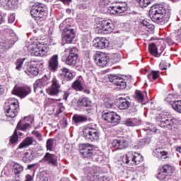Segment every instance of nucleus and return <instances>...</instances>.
<instances>
[{
    "label": "nucleus",
    "mask_w": 181,
    "mask_h": 181,
    "mask_svg": "<svg viewBox=\"0 0 181 181\" xmlns=\"http://www.w3.org/2000/svg\"><path fill=\"white\" fill-rule=\"evenodd\" d=\"M149 16L156 23L165 25L170 19V9L166 8L163 5H153L149 11Z\"/></svg>",
    "instance_id": "nucleus-1"
},
{
    "label": "nucleus",
    "mask_w": 181,
    "mask_h": 181,
    "mask_svg": "<svg viewBox=\"0 0 181 181\" xmlns=\"http://www.w3.org/2000/svg\"><path fill=\"white\" fill-rule=\"evenodd\" d=\"M27 50L31 52L32 56L37 57H45L47 56V52H49V47L42 43H33L25 47Z\"/></svg>",
    "instance_id": "nucleus-2"
},
{
    "label": "nucleus",
    "mask_w": 181,
    "mask_h": 181,
    "mask_svg": "<svg viewBox=\"0 0 181 181\" xmlns=\"http://www.w3.org/2000/svg\"><path fill=\"white\" fill-rule=\"evenodd\" d=\"M30 15L33 18H35L37 23L39 21H45L47 16V11L43 4H35L32 6L30 10Z\"/></svg>",
    "instance_id": "nucleus-3"
},
{
    "label": "nucleus",
    "mask_w": 181,
    "mask_h": 181,
    "mask_svg": "<svg viewBox=\"0 0 181 181\" xmlns=\"http://www.w3.org/2000/svg\"><path fill=\"white\" fill-rule=\"evenodd\" d=\"M114 28L115 26L112 21L110 20L102 21L101 23L95 28V32L98 35H108V33H111L112 30H114Z\"/></svg>",
    "instance_id": "nucleus-4"
},
{
    "label": "nucleus",
    "mask_w": 181,
    "mask_h": 181,
    "mask_svg": "<svg viewBox=\"0 0 181 181\" xmlns=\"http://www.w3.org/2000/svg\"><path fill=\"white\" fill-rule=\"evenodd\" d=\"M83 138L88 142L98 141L100 139V131L90 126L86 127L83 130Z\"/></svg>",
    "instance_id": "nucleus-5"
},
{
    "label": "nucleus",
    "mask_w": 181,
    "mask_h": 181,
    "mask_svg": "<svg viewBox=\"0 0 181 181\" xmlns=\"http://www.w3.org/2000/svg\"><path fill=\"white\" fill-rule=\"evenodd\" d=\"M19 110V102L16 100L5 106L4 112L6 116L8 118H15L18 115V111Z\"/></svg>",
    "instance_id": "nucleus-6"
},
{
    "label": "nucleus",
    "mask_w": 181,
    "mask_h": 181,
    "mask_svg": "<svg viewBox=\"0 0 181 181\" xmlns=\"http://www.w3.org/2000/svg\"><path fill=\"white\" fill-rule=\"evenodd\" d=\"M173 172H175V167L169 164L165 165L158 173L157 177L160 180H165V178L168 177V176H172Z\"/></svg>",
    "instance_id": "nucleus-7"
},
{
    "label": "nucleus",
    "mask_w": 181,
    "mask_h": 181,
    "mask_svg": "<svg viewBox=\"0 0 181 181\" xmlns=\"http://www.w3.org/2000/svg\"><path fill=\"white\" fill-rule=\"evenodd\" d=\"M102 118L107 122L115 124V125H118V123L121 121V116L112 111L103 113Z\"/></svg>",
    "instance_id": "nucleus-8"
},
{
    "label": "nucleus",
    "mask_w": 181,
    "mask_h": 181,
    "mask_svg": "<svg viewBox=\"0 0 181 181\" xmlns=\"http://www.w3.org/2000/svg\"><path fill=\"white\" fill-rule=\"evenodd\" d=\"M76 37V30L71 27V25L65 28L62 33V40L66 43H71Z\"/></svg>",
    "instance_id": "nucleus-9"
},
{
    "label": "nucleus",
    "mask_w": 181,
    "mask_h": 181,
    "mask_svg": "<svg viewBox=\"0 0 181 181\" xmlns=\"http://www.w3.org/2000/svg\"><path fill=\"white\" fill-rule=\"evenodd\" d=\"M108 79L110 83H113L119 90L127 88V80L117 75L110 74L108 76Z\"/></svg>",
    "instance_id": "nucleus-10"
},
{
    "label": "nucleus",
    "mask_w": 181,
    "mask_h": 181,
    "mask_svg": "<svg viewBox=\"0 0 181 181\" xmlns=\"http://www.w3.org/2000/svg\"><path fill=\"white\" fill-rule=\"evenodd\" d=\"M32 93V89L29 86H15L12 90V94L18 95L20 98H25Z\"/></svg>",
    "instance_id": "nucleus-11"
},
{
    "label": "nucleus",
    "mask_w": 181,
    "mask_h": 181,
    "mask_svg": "<svg viewBox=\"0 0 181 181\" xmlns=\"http://www.w3.org/2000/svg\"><path fill=\"white\" fill-rule=\"evenodd\" d=\"M62 85L57 80L56 76H54L52 80V85L47 89V93L49 95H59V93L62 91Z\"/></svg>",
    "instance_id": "nucleus-12"
},
{
    "label": "nucleus",
    "mask_w": 181,
    "mask_h": 181,
    "mask_svg": "<svg viewBox=\"0 0 181 181\" xmlns=\"http://www.w3.org/2000/svg\"><path fill=\"white\" fill-rule=\"evenodd\" d=\"M16 42H18V37L13 30H10V34L1 40V45L4 46V47H6L8 45V49H11Z\"/></svg>",
    "instance_id": "nucleus-13"
},
{
    "label": "nucleus",
    "mask_w": 181,
    "mask_h": 181,
    "mask_svg": "<svg viewBox=\"0 0 181 181\" xmlns=\"http://www.w3.org/2000/svg\"><path fill=\"white\" fill-rule=\"evenodd\" d=\"M93 59L95 60V63L99 67H105V66H107V64H108V62L110 60L108 56L105 55V54L103 52H98L95 54L93 56Z\"/></svg>",
    "instance_id": "nucleus-14"
},
{
    "label": "nucleus",
    "mask_w": 181,
    "mask_h": 181,
    "mask_svg": "<svg viewBox=\"0 0 181 181\" xmlns=\"http://www.w3.org/2000/svg\"><path fill=\"white\" fill-rule=\"evenodd\" d=\"M128 9V6H127V3L119 4L115 6H111L108 8L107 11L112 15H115L116 13H122L125 12Z\"/></svg>",
    "instance_id": "nucleus-15"
},
{
    "label": "nucleus",
    "mask_w": 181,
    "mask_h": 181,
    "mask_svg": "<svg viewBox=\"0 0 181 181\" xmlns=\"http://www.w3.org/2000/svg\"><path fill=\"white\" fill-rule=\"evenodd\" d=\"M159 125L161 128H168V129H171L172 127L175 125V119L170 117L161 116L159 119Z\"/></svg>",
    "instance_id": "nucleus-16"
},
{
    "label": "nucleus",
    "mask_w": 181,
    "mask_h": 181,
    "mask_svg": "<svg viewBox=\"0 0 181 181\" xmlns=\"http://www.w3.org/2000/svg\"><path fill=\"white\" fill-rule=\"evenodd\" d=\"M42 162H45L47 165H50L51 166H54L57 168V156L54 153H46L44 157L42 159Z\"/></svg>",
    "instance_id": "nucleus-17"
},
{
    "label": "nucleus",
    "mask_w": 181,
    "mask_h": 181,
    "mask_svg": "<svg viewBox=\"0 0 181 181\" xmlns=\"http://www.w3.org/2000/svg\"><path fill=\"white\" fill-rule=\"evenodd\" d=\"M47 80H49V78H47V76H44L42 78L37 79L34 85V91L35 93L40 92L42 93V88L45 87V85L47 83Z\"/></svg>",
    "instance_id": "nucleus-18"
},
{
    "label": "nucleus",
    "mask_w": 181,
    "mask_h": 181,
    "mask_svg": "<svg viewBox=\"0 0 181 181\" xmlns=\"http://www.w3.org/2000/svg\"><path fill=\"white\" fill-rule=\"evenodd\" d=\"M93 45L97 49H105L110 45V41L105 38H97L93 40Z\"/></svg>",
    "instance_id": "nucleus-19"
},
{
    "label": "nucleus",
    "mask_w": 181,
    "mask_h": 181,
    "mask_svg": "<svg viewBox=\"0 0 181 181\" xmlns=\"http://www.w3.org/2000/svg\"><path fill=\"white\" fill-rule=\"evenodd\" d=\"M112 146H116L117 149H125V148H128V141L125 138L115 139L112 141Z\"/></svg>",
    "instance_id": "nucleus-20"
},
{
    "label": "nucleus",
    "mask_w": 181,
    "mask_h": 181,
    "mask_svg": "<svg viewBox=\"0 0 181 181\" xmlns=\"http://www.w3.org/2000/svg\"><path fill=\"white\" fill-rule=\"evenodd\" d=\"M49 69L52 71H57L59 69V55H53L49 60Z\"/></svg>",
    "instance_id": "nucleus-21"
},
{
    "label": "nucleus",
    "mask_w": 181,
    "mask_h": 181,
    "mask_svg": "<svg viewBox=\"0 0 181 181\" xmlns=\"http://www.w3.org/2000/svg\"><path fill=\"white\" fill-rule=\"evenodd\" d=\"M117 107L119 110H127L131 107V102L127 98H119L117 99Z\"/></svg>",
    "instance_id": "nucleus-22"
},
{
    "label": "nucleus",
    "mask_w": 181,
    "mask_h": 181,
    "mask_svg": "<svg viewBox=\"0 0 181 181\" xmlns=\"http://www.w3.org/2000/svg\"><path fill=\"white\" fill-rule=\"evenodd\" d=\"M61 71H62V73L61 74V76H64V79L62 81V84H66L67 81H71V80L74 78V76H73V74L70 72L69 69L62 68L61 69Z\"/></svg>",
    "instance_id": "nucleus-23"
},
{
    "label": "nucleus",
    "mask_w": 181,
    "mask_h": 181,
    "mask_svg": "<svg viewBox=\"0 0 181 181\" xmlns=\"http://www.w3.org/2000/svg\"><path fill=\"white\" fill-rule=\"evenodd\" d=\"M122 162L123 163L129 165V166L135 165V153L132 151L127 153V155L123 157Z\"/></svg>",
    "instance_id": "nucleus-24"
},
{
    "label": "nucleus",
    "mask_w": 181,
    "mask_h": 181,
    "mask_svg": "<svg viewBox=\"0 0 181 181\" xmlns=\"http://www.w3.org/2000/svg\"><path fill=\"white\" fill-rule=\"evenodd\" d=\"M25 73L28 74V76H37V74H39V69L33 64H30L26 70H25Z\"/></svg>",
    "instance_id": "nucleus-25"
},
{
    "label": "nucleus",
    "mask_w": 181,
    "mask_h": 181,
    "mask_svg": "<svg viewBox=\"0 0 181 181\" xmlns=\"http://www.w3.org/2000/svg\"><path fill=\"white\" fill-rule=\"evenodd\" d=\"M72 119L75 124H81L83 122H87L88 117L83 115H74Z\"/></svg>",
    "instance_id": "nucleus-26"
},
{
    "label": "nucleus",
    "mask_w": 181,
    "mask_h": 181,
    "mask_svg": "<svg viewBox=\"0 0 181 181\" xmlns=\"http://www.w3.org/2000/svg\"><path fill=\"white\" fill-rule=\"evenodd\" d=\"M25 118L26 117H24L23 119L19 121L17 124L16 129H18L19 131H23V132H26V131H28V128H30V124L26 123L25 122Z\"/></svg>",
    "instance_id": "nucleus-27"
},
{
    "label": "nucleus",
    "mask_w": 181,
    "mask_h": 181,
    "mask_svg": "<svg viewBox=\"0 0 181 181\" xmlns=\"http://www.w3.org/2000/svg\"><path fill=\"white\" fill-rule=\"evenodd\" d=\"M77 105L78 108H83V107H91V100L88 98H82L77 101Z\"/></svg>",
    "instance_id": "nucleus-28"
},
{
    "label": "nucleus",
    "mask_w": 181,
    "mask_h": 181,
    "mask_svg": "<svg viewBox=\"0 0 181 181\" xmlns=\"http://www.w3.org/2000/svg\"><path fill=\"white\" fill-rule=\"evenodd\" d=\"M124 125L126 127H137L139 125V120L136 118H129L123 122Z\"/></svg>",
    "instance_id": "nucleus-29"
},
{
    "label": "nucleus",
    "mask_w": 181,
    "mask_h": 181,
    "mask_svg": "<svg viewBox=\"0 0 181 181\" xmlns=\"http://www.w3.org/2000/svg\"><path fill=\"white\" fill-rule=\"evenodd\" d=\"M33 144V137H26L23 141L21 143L18 149H25L27 146H30Z\"/></svg>",
    "instance_id": "nucleus-30"
},
{
    "label": "nucleus",
    "mask_w": 181,
    "mask_h": 181,
    "mask_svg": "<svg viewBox=\"0 0 181 181\" xmlns=\"http://www.w3.org/2000/svg\"><path fill=\"white\" fill-rule=\"evenodd\" d=\"M148 50L154 57H160V53L158 52V47H156V45L155 43H151L148 46Z\"/></svg>",
    "instance_id": "nucleus-31"
},
{
    "label": "nucleus",
    "mask_w": 181,
    "mask_h": 181,
    "mask_svg": "<svg viewBox=\"0 0 181 181\" xmlns=\"http://www.w3.org/2000/svg\"><path fill=\"white\" fill-rule=\"evenodd\" d=\"M78 60V57L68 55L66 57V63L68 66H76Z\"/></svg>",
    "instance_id": "nucleus-32"
},
{
    "label": "nucleus",
    "mask_w": 181,
    "mask_h": 181,
    "mask_svg": "<svg viewBox=\"0 0 181 181\" xmlns=\"http://www.w3.org/2000/svg\"><path fill=\"white\" fill-rule=\"evenodd\" d=\"M71 87H72V88H74V90H76V91H83V90L84 88L83 87V83L79 80L75 81L72 83Z\"/></svg>",
    "instance_id": "nucleus-33"
},
{
    "label": "nucleus",
    "mask_w": 181,
    "mask_h": 181,
    "mask_svg": "<svg viewBox=\"0 0 181 181\" xmlns=\"http://www.w3.org/2000/svg\"><path fill=\"white\" fill-rule=\"evenodd\" d=\"M13 172L15 175H20V173L23 172V166L18 163H15L13 166Z\"/></svg>",
    "instance_id": "nucleus-34"
},
{
    "label": "nucleus",
    "mask_w": 181,
    "mask_h": 181,
    "mask_svg": "<svg viewBox=\"0 0 181 181\" xmlns=\"http://www.w3.org/2000/svg\"><path fill=\"white\" fill-rule=\"evenodd\" d=\"M153 152L154 153H156V158H158V159H160L163 158V156H166L168 155V152L162 150V148H156Z\"/></svg>",
    "instance_id": "nucleus-35"
},
{
    "label": "nucleus",
    "mask_w": 181,
    "mask_h": 181,
    "mask_svg": "<svg viewBox=\"0 0 181 181\" xmlns=\"http://www.w3.org/2000/svg\"><path fill=\"white\" fill-rule=\"evenodd\" d=\"M65 52L69 53L68 56L78 57V49L76 47H69L65 49Z\"/></svg>",
    "instance_id": "nucleus-36"
},
{
    "label": "nucleus",
    "mask_w": 181,
    "mask_h": 181,
    "mask_svg": "<svg viewBox=\"0 0 181 181\" xmlns=\"http://www.w3.org/2000/svg\"><path fill=\"white\" fill-rule=\"evenodd\" d=\"M120 60H121V55L119 54H113L112 55H111L110 59H109V62H110L112 64L119 63Z\"/></svg>",
    "instance_id": "nucleus-37"
},
{
    "label": "nucleus",
    "mask_w": 181,
    "mask_h": 181,
    "mask_svg": "<svg viewBox=\"0 0 181 181\" xmlns=\"http://www.w3.org/2000/svg\"><path fill=\"white\" fill-rule=\"evenodd\" d=\"M134 100L138 101V103H142V101H144V93L140 90H136Z\"/></svg>",
    "instance_id": "nucleus-38"
},
{
    "label": "nucleus",
    "mask_w": 181,
    "mask_h": 181,
    "mask_svg": "<svg viewBox=\"0 0 181 181\" xmlns=\"http://www.w3.org/2000/svg\"><path fill=\"white\" fill-rule=\"evenodd\" d=\"M94 148V146H90L88 149L85 150L84 151H80L82 155H83V157L88 158V156H91L93 155V149Z\"/></svg>",
    "instance_id": "nucleus-39"
},
{
    "label": "nucleus",
    "mask_w": 181,
    "mask_h": 181,
    "mask_svg": "<svg viewBox=\"0 0 181 181\" xmlns=\"http://www.w3.org/2000/svg\"><path fill=\"white\" fill-rule=\"evenodd\" d=\"M139 4L140 8H146L148 5H151V0H136Z\"/></svg>",
    "instance_id": "nucleus-40"
},
{
    "label": "nucleus",
    "mask_w": 181,
    "mask_h": 181,
    "mask_svg": "<svg viewBox=\"0 0 181 181\" xmlns=\"http://www.w3.org/2000/svg\"><path fill=\"white\" fill-rule=\"evenodd\" d=\"M25 59H18L16 61V70H18V71H21L22 70V66L23 65V62H25Z\"/></svg>",
    "instance_id": "nucleus-41"
},
{
    "label": "nucleus",
    "mask_w": 181,
    "mask_h": 181,
    "mask_svg": "<svg viewBox=\"0 0 181 181\" xmlns=\"http://www.w3.org/2000/svg\"><path fill=\"white\" fill-rule=\"evenodd\" d=\"M144 161V157L138 153H134V165H139L141 162Z\"/></svg>",
    "instance_id": "nucleus-42"
},
{
    "label": "nucleus",
    "mask_w": 181,
    "mask_h": 181,
    "mask_svg": "<svg viewBox=\"0 0 181 181\" xmlns=\"http://www.w3.org/2000/svg\"><path fill=\"white\" fill-rule=\"evenodd\" d=\"M53 145H54V139H48L47 140L46 148L47 150L52 151H53Z\"/></svg>",
    "instance_id": "nucleus-43"
},
{
    "label": "nucleus",
    "mask_w": 181,
    "mask_h": 181,
    "mask_svg": "<svg viewBox=\"0 0 181 181\" xmlns=\"http://www.w3.org/2000/svg\"><path fill=\"white\" fill-rule=\"evenodd\" d=\"M172 107L175 111H177V112H180V114H181V100L174 102Z\"/></svg>",
    "instance_id": "nucleus-44"
},
{
    "label": "nucleus",
    "mask_w": 181,
    "mask_h": 181,
    "mask_svg": "<svg viewBox=\"0 0 181 181\" xmlns=\"http://www.w3.org/2000/svg\"><path fill=\"white\" fill-rule=\"evenodd\" d=\"M9 49V45H7L6 47H4L2 44L0 45V59H4L5 56V52Z\"/></svg>",
    "instance_id": "nucleus-45"
},
{
    "label": "nucleus",
    "mask_w": 181,
    "mask_h": 181,
    "mask_svg": "<svg viewBox=\"0 0 181 181\" xmlns=\"http://www.w3.org/2000/svg\"><path fill=\"white\" fill-rule=\"evenodd\" d=\"M24 158H25V159H28V160H30V162L31 160H33L35 158V153L32 151H30V153L25 152L24 154Z\"/></svg>",
    "instance_id": "nucleus-46"
},
{
    "label": "nucleus",
    "mask_w": 181,
    "mask_h": 181,
    "mask_svg": "<svg viewBox=\"0 0 181 181\" xmlns=\"http://www.w3.org/2000/svg\"><path fill=\"white\" fill-rule=\"evenodd\" d=\"M159 66L161 70H166L168 67H170V63H168L166 61H163L161 63H160Z\"/></svg>",
    "instance_id": "nucleus-47"
},
{
    "label": "nucleus",
    "mask_w": 181,
    "mask_h": 181,
    "mask_svg": "<svg viewBox=\"0 0 181 181\" xmlns=\"http://www.w3.org/2000/svg\"><path fill=\"white\" fill-rule=\"evenodd\" d=\"M111 1L110 0H100L99 5L102 6V8H105V6H108L110 5Z\"/></svg>",
    "instance_id": "nucleus-48"
},
{
    "label": "nucleus",
    "mask_w": 181,
    "mask_h": 181,
    "mask_svg": "<svg viewBox=\"0 0 181 181\" xmlns=\"http://www.w3.org/2000/svg\"><path fill=\"white\" fill-rule=\"evenodd\" d=\"M64 110H66V107H64V105H63V103H59L58 104V109L57 110L56 114H62V112H63V111H64Z\"/></svg>",
    "instance_id": "nucleus-49"
},
{
    "label": "nucleus",
    "mask_w": 181,
    "mask_h": 181,
    "mask_svg": "<svg viewBox=\"0 0 181 181\" xmlns=\"http://www.w3.org/2000/svg\"><path fill=\"white\" fill-rule=\"evenodd\" d=\"M17 141H18V132L15 130L12 137L10 139V142H11V144H15V142H16Z\"/></svg>",
    "instance_id": "nucleus-50"
},
{
    "label": "nucleus",
    "mask_w": 181,
    "mask_h": 181,
    "mask_svg": "<svg viewBox=\"0 0 181 181\" xmlns=\"http://www.w3.org/2000/svg\"><path fill=\"white\" fill-rule=\"evenodd\" d=\"M92 145L90 144H81L80 145V151L81 152H83L88 148H89Z\"/></svg>",
    "instance_id": "nucleus-51"
},
{
    "label": "nucleus",
    "mask_w": 181,
    "mask_h": 181,
    "mask_svg": "<svg viewBox=\"0 0 181 181\" xmlns=\"http://www.w3.org/2000/svg\"><path fill=\"white\" fill-rule=\"evenodd\" d=\"M85 173L86 175H94V173H95V171L93 170V168L91 167H88L86 168L85 170Z\"/></svg>",
    "instance_id": "nucleus-52"
},
{
    "label": "nucleus",
    "mask_w": 181,
    "mask_h": 181,
    "mask_svg": "<svg viewBox=\"0 0 181 181\" xmlns=\"http://www.w3.org/2000/svg\"><path fill=\"white\" fill-rule=\"evenodd\" d=\"M141 25H142V26H145V28H147L148 29H151V28H152V25L151 23H149V22H148L146 20H143L141 21Z\"/></svg>",
    "instance_id": "nucleus-53"
},
{
    "label": "nucleus",
    "mask_w": 181,
    "mask_h": 181,
    "mask_svg": "<svg viewBox=\"0 0 181 181\" xmlns=\"http://www.w3.org/2000/svg\"><path fill=\"white\" fill-rule=\"evenodd\" d=\"M68 26H69V25H67V22H66V21H64L63 23H62L59 25V29L60 30H62V33L64 32V29H66V28H67Z\"/></svg>",
    "instance_id": "nucleus-54"
},
{
    "label": "nucleus",
    "mask_w": 181,
    "mask_h": 181,
    "mask_svg": "<svg viewBox=\"0 0 181 181\" xmlns=\"http://www.w3.org/2000/svg\"><path fill=\"white\" fill-rule=\"evenodd\" d=\"M32 134L35 135V136L40 141L43 140V139H42V134H40V132L37 131H33Z\"/></svg>",
    "instance_id": "nucleus-55"
},
{
    "label": "nucleus",
    "mask_w": 181,
    "mask_h": 181,
    "mask_svg": "<svg viewBox=\"0 0 181 181\" xmlns=\"http://www.w3.org/2000/svg\"><path fill=\"white\" fill-rule=\"evenodd\" d=\"M138 111V106L137 105H133L129 107V114H134V112H136Z\"/></svg>",
    "instance_id": "nucleus-56"
},
{
    "label": "nucleus",
    "mask_w": 181,
    "mask_h": 181,
    "mask_svg": "<svg viewBox=\"0 0 181 181\" xmlns=\"http://www.w3.org/2000/svg\"><path fill=\"white\" fill-rule=\"evenodd\" d=\"M151 74H153V80H156V78H158L159 77V71H153L151 72Z\"/></svg>",
    "instance_id": "nucleus-57"
},
{
    "label": "nucleus",
    "mask_w": 181,
    "mask_h": 181,
    "mask_svg": "<svg viewBox=\"0 0 181 181\" xmlns=\"http://www.w3.org/2000/svg\"><path fill=\"white\" fill-rule=\"evenodd\" d=\"M103 105L106 108H112L113 104H112V102L106 101V102L104 103Z\"/></svg>",
    "instance_id": "nucleus-58"
},
{
    "label": "nucleus",
    "mask_w": 181,
    "mask_h": 181,
    "mask_svg": "<svg viewBox=\"0 0 181 181\" xmlns=\"http://www.w3.org/2000/svg\"><path fill=\"white\" fill-rule=\"evenodd\" d=\"M69 95H70V89L64 92V100L67 101V98H69Z\"/></svg>",
    "instance_id": "nucleus-59"
},
{
    "label": "nucleus",
    "mask_w": 181,
    "mask_h": 181,
    "mask_svg": "<svg viewBox=\"0 0 181 181\" xmlns=\"http://www.w3.org/2000/svg\"><path fill=\"white\" fill-rule=\"evenodd\" d=\"M87 8H88V4L87 3H82L79 6V8L82 10L87 9Z\"/></svg>",
    "instance_id": "nucleus-60"
},
{
    "label": "nucleus",
    "mask_w": 181,
    "mask_h": 181,
    "mask_svg": "<svg viewBox=\"0 0 181 181\" xmlns=\"http://www.w3.org/2000/svg\"><path fill=\"white\" fill-rule=\"evenodd\" d=\"M15 21V17L13 15H11L8 17V23H13V21Z\"/></svg>",
    "instance_id": "nucleus-61"
},
{
    "label": "nucleus",
    "mask_w": 181,
    "mask_h": 181,
    "mask_svg": "<svg viewBox=\"0 0 181 181\" xmlns=\"http://www.w3.org/2000/svg\"><path fill=\"white\" fill-rule=\"evenodd\" d=\"M64 5H69L70 2H71V0H60Z\"/></svg>",
    "instance_id": "nucleus-62"
},
{
    "label": "nucleus",
    "mask_w": 181,
    "mask_h": 181,
    "mask_svg": "<svg viewBox=\"0 0 181 181\" xmlns=\"http://www.w3.org/2000/svg\"><path fill=\"white\" fill-rule=\"evenodd\" d=\"M147 77H148V80H149L150 81H152V80H153V75L152 73L150 74H148V75H147Z\"/></svg>",
    "instance_id": "nucleus-63"
},
{
    "label": "nucleus",
    "mask_w": 181,
    "mask_h": 181,
    "mask_svg": "<svg viewBox=\"0 0 181 181\" xmlns=\"http://www.w3.org/2000/svg\"><path fill=\"white\" fill-rule=\"evenodd\" d=\"M35 164L28 165L27 169L30 170L32 168H35Z\"/></svg>",
    "instance_id": "nucleus-64"
}]
</instances>
